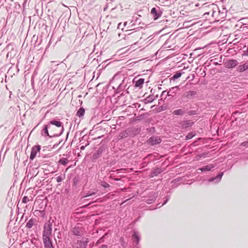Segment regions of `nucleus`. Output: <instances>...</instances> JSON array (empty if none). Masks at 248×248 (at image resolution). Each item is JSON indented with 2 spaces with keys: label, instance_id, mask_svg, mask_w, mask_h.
<instances>
[{
  "label": "nucleus",
  "instance_id": "obj_8",
  "mask_svg": "<svg viewBox=\"0 0 248 248\" xmlns=\"http://www.w3.org/2000/svg\"><path fill=\"white\" fill-rule=\"evenodd\" d=\"M89 242L88 238H83L81 240H78L76 243V248H86Z\"/></svg>",
  "mask_w": 248,
  "mask_h": 248
},
{
  "label": "nucleus",
  "instance_id": "obj_10",
  "mask_svg": "<svg viewBox=\"0 0 248 248\" xmlns=\"http://www.w3.org/2000/svg\"><path fill=\"white\" fill-rule=\"evenodd\" d=\"M162 140L159 137L152 136L147 140L150 145L153 146L161 143Z\"/></svg>",
  "mask_w": 248,
  "mask_h": 248
},
{
  "label": "nucleus",
  "instance_id": "obj_18",
  "mask_svg": "<svg viewBox=\"0 0 248 248\" xmlns=\"http://www.w3.org/2000/svg\"><path fill=\"white\" fill-rule=\"evenodd\" d=\"M125 78H123V79H122L121 83H120V84L119 85L117 88L116 93H119L121 91H123L124 90L126 86V85L125 84Z\"/></svg>",
  "mask_w": 248,
  "mask_h": 248
},
{
  "label": "nucleus",
  "instance_id": "obj_21",
  "mask_svg": "<svg viewBox=\"0 0 248 248\" xmlns=\"http://www.w3.org/2000/svg\"><path fill=\"white\" fill-rule=\"evenodd\" d=\"M248 69V63L245 62L243 64L239 65L237 67V71L239 72H243Z\"/></svg>",
  "mask_w": 248,
  "mask_h": 248
},
{
  "label": "nucleus",
  "instance_id": "obj_60",
  "mask_svg": "<svg viewBox=\"0 0 248 248\" xmlns=\"http://www.w3.org/2000/svg\"><path fill=\"white\" fill-rule=\"evenodd\" d=\"M214 64H215V65H217V64H218V63H217V62H215Z\"/></svg>",
  "mask_w": 248,
  "mask_h": 248
},
{
  "label": "nucleus",
  "instance_id": "obj_58",
  "mask_svg": "<svg viewBox=\"0 0 248 248\" xmlns=\"http://www.w3.org/2000/svg\"><path fill=\"white\" fill-rule=\"evenodd\" d=\"M126 24H127V22H124V26H126Z\"/></svg>",
  "mask_w": 248,
  "mask_h": 248
},
{
  "label": "nucleus",
  "instance_id": "obj_61",
  "mask_svg": "<svg viewBox=\"0 0 248 248\" xmlns=\"http://www.w3.org/2000/svg\"><path fill=\"white\" fill-rule=\"evenodd\" d=\"M121 24V23H119V24H118V28L119 27V26H120Z\"/></svg>",
  "mask_w": 248,
  "mask_h": 248
},
{
  "label": "nucleus",
  "instance_id": "obj_22",
  "mask_svg": "<svg viewBox=\"0 0 248 248\" xmlns=\"http://www.w3.org/2000/svg\"><path fill=\"white\" fill-rule=\"evenodd\" d=\"M215 167V165L213 164H211L208 165L204 166L199 169V170L202 171H208L211 170L212 169Z\"/></svg>",
  "mask_w": 248,
  "mask_h": 248
},
{
  "label": "nucleus",
  "instance_id": "obj_34",
  "mask_svg": "<svg viewBox=\"0 0 248 248\" xmlns=\"http://www.w3.org/2000/svg\"><path fill=\"white\" fill-rule=\"evenodd\" d=\"M148 116V113H145L138 116L137 117V120H141L145 119Z\"/></svg>",
  "mask_w": 248,
  "mask_h": 248
},
{
  "label": "nucleus",
  "instance_id": "obj_7",
  "mask_svg": "<svg viewBox=\"0 0 248 248\" xmlns=\"http://www.w3.org/2000/svg\"><path fill=\"white\" fill-rule=\"evenodd\" d=\"M71 232L72 234L78 237H81L83 234V229L79 226H75L72 228Z\"/></svg>",
  "mask_w": 248,
  "mask_h": 248
},
{
  "label": "nucleus",
  "instance_id": "obj_51",
  "mask_svg": "<svg viewBox=\"0 0 248 248\" xmlns=\"http://www.w3.org/2000/svg\"><path fill=\"white\" fill-rule=\"evenodd\" d=\"M181 180V178H177V179H174V180H173L172 181V182H178L179 181H180Z\"/></svg>",
  "mask_w": 248,
  "mask_h": 248
},
{
  "label": "nucleus",
  "instance_id": "obj_54",
  "mask_svg": "<svg viewBox=\"0 0 248 248\" xmlns=\"http://www.w3.org/2000/svg\"><path fill=\"white\" fill-rule=\"evenodd\" d=\"M26 0H24V2L23 4V8L24 9L25 8V5H26Z\"/></svg>",
  "mask_w": 248,
  "mask_h": 248
},
{
  "label": "nucleus",
  "instance_id": "obj_17",
  "mask_svg": "<svg viewBox=\"0 0 248 248\" xmlns=\"http://www.w3.org/2000/svg\"><path fill=\"white\" fill-rule=\"evenodd\" d=\"M179 89V87L178 86H176L170 89L168 92H167V94L166 96H174L175 95Z\"/></svg>",
  "mask_w": 248,
  "mask_h": 248
},
{
  "label": "nucleus",
  "instance_id": "obj_11",
  "mask_svg": "<svg viewBox=\"0 0 248 248\" xmlns=\"http://www.w3.org/2000/svg\"><path fill=\"white\" fill-rule=\"evenodd\" d=\"M238 64V61L234 59L228 60L225 62V67L227 68H233Z\"/></svg>",
  "mask_w": 248,
  "mask_h": 248
},
{
  "label": "nucleus",
  "instance_id": "obj_43",
  "mask_svg": "<svg viewBox=\"0 0 248 248\" xmlns=\"http://www.w3.org/2000/svg\"><path fill=\"white\" fill-rule=\"evenodd\" d=\"M194 136V135L192 133H188L186 136V140H189L190 139H191Z\"/></svg>",
  "mask_w": 248,
  "mask_h": 248
},
{
  "label": "nucleus",
  "instance_id": "obj_49",
  "mask_svg": "<svg viewBox=\"0 0 248 248\" xmlns=\"http://www.w3.org/2000/svg\"><path fill=\"white\" fill-rule=\"evenodd\" d=\"M89 144V143L88 142H87V143L86 144H85V145H82L80 146V149L81 150H84L85 148V147L88 145Z\"/></svg>",
  "mask_w": 248,
  "mask_h": 248
},
{
  "label": "nucleus",
  "instance_id": "obj_46",
  "mask_svg": "<svg viewBox=\"0 0 248 248\" xmlns=\"http://www.w3.org/2000/svg\"><path fill=\"white\" fill-rule=\"evenodd\" d=\"M167 92H168V91L167 90L163 91L161 94V97H162L163 98V96H165V99H166L167 96H166V95L167 94Z\"/></svg>",
  "mask_w": 248,
  "mask_h": 248
},
{
  "label": "nucleus",
  "instance_id": "obj_13",
  "mask_svg": "<svg viewBox=\"0 0 248 248\" xmlns=\"http://www.w3.org/2000/svg\"><path fill=\"white\" fill-rule=\"evenodd\" d=\"M224 172H221L219 173L216 176L212 177L208 180L209 182H214L215 183H218L220 181L223 175Z\"/></svg>",
  "mask_w": 248,
  "mask_h": 248
},
{
  "label": "nucleus",
  "instance_id": "obj_29",
  "mask_svg": "<svg viewBox=\"0 0 248 248\" xmlns=\"http://www.w3.org/2000/svg\"><path fill=\"white\" fill-rule=\"evenodd\" d=\"M17 69V67H11L8 72H7V74L9 76H11V77H13V75H15V73L14 72L16 71V70Z\"/></svg>",
  "mask_w": 248,
  "mask_h": 248
},
{
  "label": "nucleus",
  "instance_id": "obj_44",
  "mask_svg": "<svg viewBox=\"0 0 248 248\" xmlns=\"http://www.w3.org/2000/svg\"><path fill=\"white\" fill-rule=\"evenodd\" d=\"M29 201V198L27 196H25L23 197L22 200V202L24 203H27Z\"/></svg>",
  "mask_w": 248,
  "mask_h": 248
},
{
  "label": "nucleus",
  "instance_id": "obj_4",
  "mask_svg": "<svg viewBox=\"0 0 248 248\" xmlns=\"http://www.w3.org/2000/svg\"><path fill=\"white\" fill-rule=\"evenodd\" d=\"M107 146L103 144L101 145L98 149L95 151L92 155V159L93 161L101 157L103 153L106 152Z\"/></svg>",
  "mask_w": 248,
  "mask_h": 248
},
{
  "label": "nucleus",
  "instance_id": "obj_35",
  "mask_svg": "<svg viewBox=\"0 0 248 248\" xmlns=\"http://www.w3.org/2000/svg\"><path fill=\"white\" fill-rule=\"evenodd\" d=\"M170 195H167V196H166V197L164 198L165 199L162 203V205L159 206V204H158L157 205L158 207H160L161 206H163V205H165V204H166L169 201V200L170 199Z\"/></svg>",
  "mask_w": 248,
  "mask_h": 248
},
{
  "label": "nucleus",
  "instance_id": "obj_39",
  "mask_svg": "<svg viewBox=\"0 0 248 248\" xmlns=\"http://www.w3.org/2000/svg\"><path fill=\"white\" fill-rule=\"evenodd\" d=\"M107 235V233L105 234L102 237H101L97 242L96 244L102 243L104 242V240L106 236Z\"/></svg>",
  "mask_w": 248,
  "mask_h": 248
},
{
  "label": "nucleus",
  "instance_id": "obj_42",
  "mask_svg": "<svg viewBox=\"0 0 248 248\" xmlns=\"http://www.w3.org/2000/svg\"><path fill=\"white\" fill-rule=\"evenodd\" d=\"M187 114H188V115H190V116H192V115H196L197 114V112L196 110H189L188 111H187Z\"/></svg>",
  "mask_w": 248,
  "mask_h": 248
},
{
  "label": "nucleus",
  "instance_id": "obj_47",
  "mask_svg": "<svg viewBox=\"0 0 248 248\" xmlns=\"http://www.w3.org/2000/svg\"><path fill=\"white\" fill-rule=\"evenodd\" d=\"M241 146L248 147V140L242 142L241 143Z\"/></svg>",
  "mask_w": 248,
  "mask_h": 248
},
{
  "label": "nucleus",
  "instance_id": "obj_30",
  "mask_svg": "<svg viewBox=\"0 0 248 248\" xmlns=\"http://www.w3.org/2000/svg\"><path fill=\"white\" fill-rule=\"evenodd\" d=\"M80 181V177L78 174H76L73 178V186H76Z\"/></svg>",
  "mask_w": 248,
  "mask_h": 248
},
{
  "label": "nucleus",
  "instance_id": "obj_14",
  "mask_svg": "<svg viewBox=\"0 0 248 248\" xmlns=\"http://www.w3.org/2000/svg\"><path fill=\"white\" fill-rule=\"evenodd\" d=\"M42 240L45 248H54L51 238H48Z\"/></svg>",
  "mask_w": 248,
  "mask_h": 248
},
{
  "label": "nucleus",
  "instance_id": "obj_26",
  "mask_svg": "<svg viewBox=\"0 0 248 248\" xmlns=\"http://www.w3.org/2000/svg\"><path fill=\"white\" fill-rule=\"evenodd\" d=\"M85 110L83 107L80 108L76 113V116L79 118H81L84 116L85 114Z\"/></svg>",
  "mask_w": 248,
  "mask_h": 248
},
{
  "label": "nucleus",
  "instance_id": "obj_38",
  "mask_svg": "<svg viewBox=\"0 0 248 248\" xmlns=\"http://www.w3.org/2000/svg\"><path fill=\"white\" fill-rule=\"evenodd\" d=\"M167 109V106L166 105H162L160 106L158 108V110L159 111H161L165 110Z\"/></svg>",
  "mask_w": 248,
  "mask_h": 248
},
{
  "label": "nucleus",
  "instance_id": "obj_33",
  "mask_svg": "<svg viewBox=\"0 0 248 248\" xmlns=\"http://www.w3.org/2000/svg\"><path fill=\"white\" fill-rule=\"evenodd\" d=\"M130 131L125 130L122 133H121L119 135V137L121 139H124L125 138H127L129 134Z\"/></svg>",
  "mask_w": 248,
  "mask_h": 248
},
{
  "label": "nucleus",
  "instance_id": "obj_37",
  "mask_svg": "<svg viewBox=\"0 0 248 248\" xmlns=\"http://www.w3.org/2000/svg\"><path fill=\"white\" fill-rule=\"evenodd\" d=\"M100 185L104 188H108L110 186V185L104 181H101Z\"/></svg>",
  "mask_w": 248,
  "mask_h": 248
},
{
  "label": "nucleus",
  "instance_id": "obj_55",
  "mask_svg": "<svg viewBox=\"0 0 248 248\" xmlns=\"http://www.w3.org/2000/svg\"><path fill=\"white\" fill-rule=\"evenodd\" d=\"M133 18L135 19V21H137L138 19H139V18H138L137 16L135 17L133 16Z\"/></svg>",
  "mask_w": 248,
  "mask_h": 248
},
{
  "label": "nucleus",
  "instance_id": "obj_23",
  "mask_svg": "<svg viewBox=\"0 0 248 248\" xmlns=\"http://www.w3.org/2000/svg\"><path fill=\"white\" fill-rule=\"evenodd\" d=\"M197 93L196 91H189L187 92H186L184 96L189 99H191L193 97V96L196 95Z\"/></svg>",
  "mask_w": 248,
  "mask_h": 248
},
{
  "label": "nucleus",
  "instance_id": "obj_40",
  "mask_svg": "<svg viewBox=\"0 0 248 248\" xmlns=\"http://www.w3.org/2000/svg\"><path fill=\"white\" fill-rule=\"evenodd\" d=\"M8 4L10 6H13L15 9H16V2H15L14 0L13 2H8Z\"/></svg>",
  "mask_w": 248,
  "mask_h": 248
},
{
  "label": "nucleus",
  "instance_id": "obj_16",
  "mask_svg": "<svg viewBox=\"0 0 248 248\" xmlns=\"http://www.w3.org/2000/svg\"><path fill=\"white\" fill-rule=\"evenodd\" d=\"M132 239L136 241V245H138L140 240V235L139 232L137 231H134L132 234Z\"/></svg>",
  "mask_w": 248,
  "mask_h": 248
},
{
  "label": "nucleus",
  "instance_id": "obj_53",
  "mask_svg": "<svg viewBox=\"0 0 248 248\" xmlns=\"http://www.w3.org/2000/svg\"><path fill=\"white\" fill-rule=\"evenodd\" d=\"M57 237L59 238V239H61L62 238V236H61V232H59L58 233V234L57 235Z\"/></svg>",
  "mask_w": 248,
  "mask_h": 248
},
{
  "label": "nucleus",
  "instance_id": "obj_1",
  "mask_svg": "<svg viewBox=\"0 0 248 248\" xmlns=\"http://www.w3.org/2000/svg\"><path fill=\"white\" fill-rule=\"evenodd\" d=\"M64 131L63 123L58 119H53L45 124L41 131V135L49 138L58 137Z\"/></svg>",
  "mask_w": 248,
  "mask_h": 248
},
{
  "label": "nucleus",
  "instance_id": "obj_12",
  "mask_svg": "<svg viewBox=\"0 0 248 248\" xmlns=\"http://www.w3.org/2000/svg\"><path fill=\"white\" fill-rule=\"evenodd\" d=\"M136 78H135L133 79V83H135L134 87L135 88H139L140 89L142 87L143 84L144 83V79L143 78H139V79L136 80Z\"/></svg>",
  "mask_w": 248,
  "mask_h": 248
},
{
  "label": "nucleus",
  "instance_id": "obj_52",
  "mask_svg": "<svg viewBox=\"0 0 248 248\" xmlns=\"http://www.w3.org/2000/svg\"><path fill=\"white\" fill-rule=\"evenodd\" d=\"M98 248H108V246L107 245H102L100 246Z\"/></svg>",
  "mask_w": 248,
  "mask_h": 248
},
{
  "label": "nucleus",
  "instance_id": "obj_3",
  "mask_svg": "<svg viewBox=\"0 0 248 248\" xmlns=\"http://www.w3.org/2000/svg\"><path fill=\"white\" fill-rule=\"evenodd\" d=\"M157 196V193L151 192L148 195V196L143 197L142 198V201L145 202L147 204H152L155 202Z\"/></svg>",
  "mask_w": 248,
  "mask_h": 248
},
{
  "label": "nucleus",
  "instance_id": "obj_2",
  "mask_svg": "<svg viewBox=\"0 0 248 248\" xmlns=\"http://www.w3.org/2000/svg\"><path fill=\"white\" fill-rule=\"evenodd\" d=\"M52 222L53 221L51 222L50 219L44 224L42 233V239L51 238Z\"/></svg>",
  "mask_w": 248,
  "mask_h": 248
},
{
  "label": "nucleus",
  "instance_id": "obj_36",
  "mask_svg": "<svg viewBox=\"0 0 248 248\" xmlns=\"http://www.w3.org/2000/svg\"><path fill=\"white\" fill-rule=\"evenodd\" d=\"M65 178V174H61V175L58 176L56 178V181L58 183L61 182L62 181H63Z\"/></svg>",
  "mask_w": 248,
  "mask_h": 248
},
{
  "label": "nucleus",
  "instance_id": "obj_5",
  "mask_svg": "<svg viewBox=\"0 0 248 248\" xmlns=\"http://www.w3.org/2000/svg\"><path fill=\"white\" fill-rule=\"evenodd\" d=\"M211 16L214 19L215 21H219V9L218 7L215 4H212L211 6Z\"/></svg>",
  "mask_w": 248,
  "mask_h": 248
},
{
  "label": "nucleus",
  "instance_id": "obj_50",
  "mask_svg": "<svg viewBox=\"0 0 248 248\" xmlns=\"http://www.w3.org/2000/svg\"><path fill=\"white\" fill-rule=\"evenodd\" d=\"M243 56H248V46L246 50L243 51Z\"/></svg>",
  "mask_w": 248,
  "mask_h": 248
},
{
  "label": "nucleus",
  "instance_id": "obj_57",
  "mask_svg": "<svg viewBox=\"0 0 248 248\" xmlns=\"http://www.w3.org/2000/svg\"><path fill=\"white\" fill-rule=\"evenodd\" d=\"M69 134V131L68 132H67V135H66V138H68V136Z\"/></svg>",
  "mask_w": 248,
  "mask_h": 248
},
{
  "label": "nucleus",
  "instance_id": "obj_6",
  "mask_svg": "<svg viewBox=\"0 0 248 248\" xmlns=\"http://www.w3.org/2000/svg\"><path fill=\"white\" fill-rule=\"evenodd\" d=\"M162 14V12L159 7H153L151 11V15L153 16L154 19L156 20L158 19Z\"/></svg>",
  "mask_w": 248,
  "mask_h": 248
},
{
  "label": "nucleus",
  "instance_id": "obj_9",
  "mask_svg": "<svg viewBox=\"0 0 248 248\" xmlns=\"http://www.w3.org/2000/svg\"><path fill=\"white\" fill-rule=\"evenodd\" d=\"M41 150V146L37 145L34 146L32 147L30 156V160H33L36 157L37 153L39 152Z\"/></svg>",
  "mask_w": 248,
  "mask_h": 248
},
{
  "label": "nucleus",
  "instance_id": "obj_41",
  "mask_svg": "<svg viewBox=\"0 0 248 248\" xmlns=\"http://www.w3.org/2000/svg\"><path fill=\"white\" fill-rule=\"evenodd\" d=\"M96 192H91L90 191H88L86 193V195L84 196L85 197H89L91 196L94 195L96 194Z\"/></svg>",
  "mask_w": 248,
  "mask_h": 248
},
{
  "label": "nucleus",
  "instance_id": "obj_28",
  "mask_svg": "<svg viewBox=\"0 0 248 248\" xmlns=\"http://www.w3.org/2000/svg\"><path fill=\"white\" fill-rule=\"evenodd\" d=\"M185 113V110L184 109H178L173 110L172 114L175 115H183Z\"/></svg>",
  "mask_w": 248,
  "mask_h": 248
},
{
  "label": "nucleus",
  "instance_id": "obj_20",
  "mask_svg": "<svg viewBox=\"0 0 248 248\" xmlns=\"http://www.w3.org/2000/svg\"><path fill=\"white\" fill-rule=\"evenodd\" d=\"M194 123L191 120H184L181 123V124L183 128L186 129L191 126Z\"/></svg>",
  "mask_w": 248,
  "mask_h": 248
},
{
  "label": "nucleus",
  "instance_id": "obj_31",
  "mask_svg": "<svg viewBox=\"0 0 248 248\" xmlns=\"http://www.w3.org/2000/svg\"><path fill=\"white\" fill-rule=\"evenodd\" d=\"M226 11L225 9L222 8V11L219 10V14L218 15L219 20L224 18L226 16Z\"/></svg>",
  "mask_w": 248,
  "mask_h": 248
},
{
  "label": "nucleus",
  "instance_id": "obj_62",
  "mask_svg": "<svg viewBox=\"0 0 248 248\" xmlns=\"http://www.w3.org/2000/svg\"><path fill=\"white\" fill-rule=\"evenodd\" d=\"M137 248H139L138 247H137Z\"/></svg>",
  "mask_w": 248,
  "mask_h": 248
},
{
  "label": "nucleus",
  "instance_id": "obj_24",
  "mask_svg": "<svg viewBox=\"0 0 248 248\" xmlns=\"http://www.w3.org/2000/svg\"><path fill=\"white\" fill-rule=\"evenodd\" d=\"M37 221L35 218H31L26 223V227L28 229L31 228L34 225H36Z\"/></svg>",
  "mask_w": 248,
  "mask_h": 248
},
{
  "label": "nucleus",
  "instance_id": "obj_56",
  "mask_svg": "<svg viewBox=\"0 0 248 248\" xmlns=\"http://www.w3.org/2000/svg\"><path fill=\"white\" fill-rule=\"evenodd\" d=\"M14 0H5L6 2H13Z\"/></svg>",
  "mask_w": 248,
  "mask_h": 248
},
{
  "label": "nucleus",
  "instance_id": "obj_15",
  "mask_svg": "<svg viewBox=\"0 0 248 248\" xmlns=\"http://www.w3.org/2000/svg\"><path fill=\"white\" fill-rule=\"evenodd\" d=\"M164 170L161 168H154L152 169L151 172V177L157 176L162 172Z\"/></svg>",
  "mask_w": 248,
  "mask_h": 248
},
{
  "label": "nucleus",
  "instance_id": "obj_45",
  "mask_svg": "<svg viewBox=\"0 0 248 248\" xmlns=\"http://www.w3.org/2000/svg\"><path fill=\"white\" fill-rule=\"evenodd\" d=\"M210 8L211 9V10L208 12H206L204 13V14H203V16L205 17V18H207V16H209V15H211V13L210 12H211V7H210Z\"/></svg>",
  "mask_w": 248,
  "mask_h": 248
},
{
  "label": "nucleus",
  "instance_id": "obj_25",
  "mask_svg": "<svg viewBox=\"0 0 248 248\" xmlns=\"http://www.w3.org/2000/svg\"><path fill=\"white\" fill-rule=\"evenodd\" d=\"M184 72H181V71L176 72L173 76L170 78V80H175V79L179 78L182 75Z\"/></svg>",
  "mask_w": 248,
  "mask_h": 248
},
{
  "label": "nucleus",
  "instance_id": "obj_48",
  "mask_svg": "<svg viewBox=\"0 0 248 248\" xmlns=\"http://www.w3.org/2000/svg\"><path fill=\"white\" fill-rule=\"evenodd\" d=\"M207 154H208L207 153L204 152V153H202L200 154V155H198V156L200 157H205L207 156Z\"/></svg>",
  "mask_w": 248,
  "mask_h": 248
},
{
  "label": "nucleus",
  "instance_id": "obj_19",
  "mask_svg": "<svg viewBox=\"0 0 248 248\" xmlns=\"http://www.w3.org/2000/svg\"><path fill=\"white\" fill-rule=\"evenodd\" d=\"M157 97H158V95H156V97H155V96L153 94H151V95H149L148 97H147L146 98L142 100V102H143V103L145 104H147L148 103H152L155 99L156 98H157Z\"/></svg>",
  "mask_w": 248,
  "mask_h": 248
},
{
  "label": "nucleus",
  "instance_id": "obj_32",
  "mask_svg": "<svg viewBox=\"0 0 248 248\" xmlns=\"http://www.w3.org/2000/svg\"><path fill=\"white\" fill-rule=\"evenodd\" d=\"M59 163L60 164L63 165V166H66L68 164V160L66 158H61L59 160Z\"/></svg>",
  "mask_w": 248,
  "mask_h": 248
},
{
  "label": "nucleus",
  "instance_id": "obj_59",
  "mask_svg": "<svg viewBox=\"0 0 248 248\" xmlns=\"http://www.w3.org/2000/svg\"><path fill=\"white\" fill-rule=\"evenodd\" d=\"M17 6H18L19 7H20V5H19V4H17V3H16V7H17Z\"/></svg>",
  "mask_w": 248,
  "mask_h": 248
},
{
  "label": "nucleus",
  "instance_id": "obj_27",
  "mask_svg": "<svg viewBox=\"0 0 248 248\" xmlns=\"http://www.w3.org/2000/svg\"><path fill=\"white\" fill-rule=\"evenodd\" d=\"M124 78V75H122L121 73H116L114 76L113 77L112 80H111V82H113L116 80L119 79H123Z\"/></svg>",
  "mask_w": 248,
  "mask_h": 248
}]
</instances>
